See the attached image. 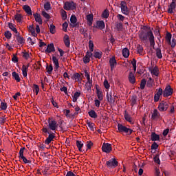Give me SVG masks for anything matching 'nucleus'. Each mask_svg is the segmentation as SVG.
Here are the masks:
<instances>
[{
  "label": "nucleus",
  "instance_id": "f704fd0d",
  "mask_svg": "<svg viewBox=\"0 0 176 176\" xmlns=\"http://www.w3.org/2000/svg\"><path fill=\"white\" fill-rule=\"evenodd\" d=\"M172 34L169 32L166 33L165 39L168 44H171Z\"/></svg>",
  "mask_w": 176,
  "mask_h": 176
},
{
  "label": "nucleus",
  "instance_id": "c756f323",
  "mask_svg": "<svg viewBox=\"0 0 176 176\" xmlns=\"http://www.w3.org/2000/svg\"><path fill=\"white\" fill-rule=\"evenodd\" d=\"M151 73L152 74V75L155 76L156 77H158L159 76V68L157 66L154 67L151 70Z\"/></svg>",
  "mask_w": 176,
  "mask_h": 176
},
{
  "label": "nucleus",
  "instance_id": "3c124183",
  "mask_svg": "<svg viewBox=\"0 0 176 176\" xmlns=\"http://www.w3.org/2000/svg\"><path fill=\"white\" fill-rule=\"evenodd\" d=\"M34 88H33V91L34 92H36V95H38L39 93V86L36 84H34L33 85Z\"/></svg>",
  "mask_w": 176,
  "mask_h": 176
},
{
  "label": "nucleus",
  "instance_id": "4c0bfd02",
  "mask_svg": "<svg viewBox=\"0 0 176 176\" xmlns=\"http://www.w3.org/2000/svg\"><path fill=\"white\" fill-rule=\"evenodd\" d=\"M9 28L12 30L14 33L16 34V35L19 34V32L17 31V28L14 26L12 23L10 22L8 23Z\"/></svg>",
  "mask_w": 176,
  "mask_h": 176
},
{
  "label": "nucleus",
  "instance_id": "f03ea898",
  "mask_svg": "<svg viewBox=\"0 0 176 176\" xmlns=\"http://www.w3.org/2000/svg\"><path fill=\"white\" fill-rule=\"evenodd\" d=\"M43 132L49 134V136L46 138V140H45V144H50L52 141H54V138H56L55 134L52 133L51 131H49L47 128H43Z\"/></svg>",
  "mask_w": 176,
  "mask_h": 176
},
{
  "label": "nucleus",
  "instance_id": "9b49d317",
  "mask_svg": "<svg viewBox=\"0 0 176 176\" xmlns=\"http://www.w3.org/2000/svg\"><path fill=\"white\" fill-rule=\"evenodd\" d=\"M102 151L105 153H110L112 151V146L109 143H104L102 146Z\"/></svg>",
  "mask_w": 176,
  "mask_h": 176
},
{
  "label": "nucleus",
  "instance_id": "bb28decb",
  "mask_svg": "<svg viewBox=\"0 0 176 176\" xmlns=\"http://www.w3.org/2000/svg\"><path fill=\"white\" fill-rule=\"evenodd\" d=\"M161 45L158 44V48L155 49L156 52V56L158 58H162V50H161Z\"/></svg>",
  "mask_w": 176,
  "mask_h": 176
},
{
  "label": "nucleus",
  "instance_id": "412c9836",
  "mask_svg": "<svg viewBox=\"0 0 176 176\" xmlns=\"http://www.w3.org/2000/svg\"><path fill=\"white\" fill-rule=\"evenodd\" d=\"M160 140V136L155 133V132H152L151 134V140L153 142L159 141Z\"/></svg>",
  "mask_w": 176,
  "mask_h": 176
},
{
  "label": "nucleus",
  "instance_id": "6e6552de",
  "mask_svg": "<svg viewBox=\"0 0 176 176\" xmlns=\"http://www.w3.org/2000/svg\"><path fill=\"white\" fill-rule=\"evenodd\" d=\"M168 102H165V100H162L160 103L158 104V110L160 111H166L168 109Z\"/></svg>",
  "mask_w": 176,
  "mask_h": 176
},
{
  "label": "nucleus",
  "instance_id": "20e7f679",
  "mask_svg": "<svg viewBox=\"0 0 176 176\" xmlns=\"http://www.w3.org/2000/svg\"><path fill=\"white\" fill-rule=\"evenodd\" d=\"M106 166L108 168H115L116 167L118 166V161L115 159L112 158L109 160L107 161Z\"/></svg>",
  "mask_w": 176,
  "mask_h": 176
},
{
  "label": "nucleus",
  "instance_id": "bf43d9fd",
  "mask_svg": "<svg viewBox=\"0 0 176 176\" xmlns=\"http://www.w3.org/2000/svg\"><path fill=\"white\" fill-rule=\"evenodd\" d=\"M61 15H62L63 20L65 21L67 18V12L65 10H63L62 12H61Z\"/></svg>",
  "mask_w": 176,
  "mask_h": 176
},
{
  "label": "nucleus",
  "instance_id": "338daca9",
  "mask_svg": "<svg viewBox=\"0 0 176 176\" xmlns=\"http://www.w3.org/2000/svg\"><path fill=\"white\" fill-rule=\"evenodd\" d=\"M159 147V145L156 143V142H153L152 144H151V150H157Z\"/></svg>",
  "mask_w": 176,
  "mask_h": 176
},
{
  "label": "nucleus",
  "instance_id": "79ce46f5",
  "mask_svg": "<svg viewBox=\"0 0 176 176\" xmlns=\"http://www.w3.org/2000/svg\"><path fill=\"white\" fill-rule=\"evenodd\" d=\"M143 50H144V48H143L142 45L138 44L137 46L138 54H139L140 55H142Z\"/></svg>",
  "mask_w": 176,
  "mask_h": 176
},
{
  "label": "nucleus",
  "instance_id": "dca6fc26",
  "mask_svg": "<svg viewBox=\"0 0 176 176\" xmlns=\"http://www.w3.org/2000/svg\"><path fill=\"white\" fill-rule=\"evenodd\" d=\"M23 9L28 16H32V10L30 6L24 5L23 6Z\"/></svg>",
  "mask_w": 176,
  "mask_h": 176
},
{
  "label": "nucleus",
  "instance_id": "cd10ccee",
  "mask_svg": "<svg viewBox=\"0 0 176 176\" xmlns=\"http://www.w3.org/2000/svg\"><path fill=\"white\" fill-rule=\"evenodd\" d=\"M150 46L153 47V49H155V36L154 34H151L150 35Z\"/></svg>",
  "mask_w": 176,
  "mask_h": 176
},
{
  "label": "nucleus",
  "instance_id": "69168bd1",
  "mask_svg": "<svg viewBox=\"0 0 176 176\" xmlns=\"http://www.w3.org/2000/svg\"><path fill=\"white\" fill-rule=\"evenodd\" d=\"M42 15L43 17H45L47 20H50V19L51 18L50 16V14L47 13L45 11L42 12Z\"/></svg>",
  "mask_w": 176,
  "mask_h": 176
},
{
  "label": "nucleus",
  "instance_id": "1a4fd4ad",
  "mask_svg": "<svg viewBox=\"0 0 176 176\" xmlns=\"http://www.w3.org/2000/svg\"><path fill=\"white\" fill-rule=\"evenodd\" d=\"M120 6H121V12L123 14L128 16L130 13V11L127 8L126 1H121Z\"/></svg>",
  "mask_w": 176,
  "mask_h": 176
},
{
  "label": "nucleus",
  "instance_id": "72a5a7b5",
  "mask_svg": "<svg viewBox=\"0 0 176 176\" xmlns=\"http://www.w3.org/2000/svg\"><path fill=\"white\" fill-rule=\"evenodd\" d=\"M13 79H14L16 82H20L21 78L19 77V73H16V72H14L12 73Z\"/></svg>",
  "mask_w": 176,
  "mask_h": 176
},
{
  "label": "nucleus",
  "instance_id": "473e14b6",
  "mask_svg": "<svg viewBox=\"0 0 176 176\" xmlns=\"http://www.w3.org/2000/svg\"><path fill=\"white\" fill-rule=\"evenodd\" d=\"M52 61H53V63L55 65V69H58L59 68V62H58V58L56 56H52Z\"/></svg>",
  "mask_w": 176,
  "mask_h": 176
},
{
  "label": "nucleus",
  "instance_id": "f257e3e1",
  "mask_svg": "<svg viewBox=\"0 0 176 176\" xmlns=\"http://www.w3.org/2000/svg\"><path fill=\"white\" fill-rule=\"evenodd\" d=\"M118 131L121 134L126 133L128 135H131L133 132L131 129L127 128L126 126L122 125V124L120 123L118 124Z\"/></svg>",
  "mask_w": 176,
  "mask_h": 176
},
{
  "label": "nucleus",
  "instance_id": "39448f33",
  "mask_svg": "<svg viewBox=\"0 0 176 176\" xmlns=\"http://www.w3.org/2000/svg\"><path fill=\"white\" fill-rule=\"evenodd\" d=\"M58 126H59V124L55 120H54V119L51 120V118H49L48 127L50 128V130L54 131L57 129Z\"/></svg>",
  "mask_w": 176,
  "mask_h": 176
},
{
  "label": "nucleus",
  "instance_id": "052dcab7",
  "mask_svg": "<svg viewBox=\"0 0 176 176\" xmlns=\"http://www.w3.org/2000/svg\"><path fill=\"white\" fill-rule=\"evenodd\" d=\"M107 101L109 102L112 103V102H114V101H115L114 100L112 99V92H111L110 95H109V94L107 95Z\"/></svg>",
  "mask_w": 176,
  "mask_h": 176
},
{
  "label": "nucleus",
  "instance_id": "ddd939ff",
  "mask_svg": "<svg viewBox=\"0 0 176 176\" xmlns=\"http://www.w3.org/2000/svg\"><path fill=\"white\" fill-rule=\"evenodd\" d=\"M176 8V0H172V3L168 6V13L173 14L174 10Z\"/></svg>",
  "mask_w": 176,
  "mask_h": 176
},
{
  "label": "nucleus",
  "instance_id": "de8ad7c7",
  "mask_svg": "<svg viewBox=\"0 0 176 176\" xmlns=\"http://www.w3.org/2000/svg\"><path fill=\"white\" fill-rule=\"evenodd\" d=\"M109 16V10L107 9L104 10L103 11V12L102 13V17L107 19Z\"/></svg>",
  "mask_w": 176,
  "mask_h": 176
},
{
  "label": "nucleus",
  "instance_id": "4d7b16f0",
  "mask_svg": "<svg viewBox=\"0 0 176 176\" xmlns=\"http://www.w3.org/2000/svg\"><path fill=\"white\" fill-rule=\"evenodd\" d=\"M89 47L90 52H94V44L93 41H89Z\"/></svg>",
  "mask_w": 176,
  "mask_h": 176
},
{
  "label": "nucleus",
  "instance_id": "4468645a",
  "mask_svg": "<svg viewBox=\"0 0 176 176\" xmlns=\"http://www.w3.org/2000/svg\"><path fill=\"white\" fill-rule=\"evenodd\" d=\"M109 65L111 67V71L113 72V69H115V67H116L118 65L117 60L115 57H112L109 59Z\"/></svg>",
  "mask_w": 176,
  "mask_h": 176
},
{
  "label": "nucleus",
  "instance_id": "37998d69",
  "mask_svg": "<svg viewBox=\"0 0 176 176\" xmlns=\"http://www.w3.org/2000/svg\"><path fill=\"white\" fill-rule=\"evenodd\" d=\"M73 77H74V79L75 80H77L78 82H81V75L79 74V73H75L74 75H73Z\"/></svg>",
  "mask_w": 176,
  "mask_h": 176
},
{
  "label": "nucleus",
  "instance_id": "a19ab883",
  "mask_svg": "<svg viewBox=\"0 0 176 176\" xmlns=\"http://www.w3.org/2000/svg\"><path fill=\"white\" fill-rule=\"evenodd\" d=\"M80 32L81 33L82 35L84 36V37L87 38L88 37V33H87V30L85 28H80Z\"/></svg>",
  "mask_w": 176,
  "mask_h": 176
},
{
  "label": "nucleus",
  "instance_id": "7ed1b4c3",
  "mask_svg": "<svg viewBox=\"0 0 176 176\" xmlns=\"http://www.w3.org/2000/svg\"><path fill=\"white\" fill-rule=\"evenodd\" d=\"M151 34L153 35V32L151 30H149L147 32L142 31L139 34V37L142 41L146 42L148 40V38L150 39Z\"/></svg>",
  "mask_w": 176,
  "mask_h": 176
},
{
  "label": "nucleus",
  "instance_id": "a18cd8bd",
  "mask_svg": "<svg viewBox=\"0 0 176 176\" xmlns=\"http://www.w3.org/2000/svg\"><path fill=\"white\" fill-rule=\"evenodd\" d=\"M94 56L96 58H101L102 56V52H94Z\"/></svg>",
  "mask_w": 176,
  "mask_h": 176
},
{
  "label": "nucleus",
  "instance_id": "9d476101",
  "mask_svg": "<svg viewBox=\"0 0 176 176\" xmlns=\"http://www.w3.org/2000/svg\"><path fill=\"white\" fill-rule=\"evenodd\" d=\"M63 8L66 10H74L76 9V5L75 3L72 1V2H69L67 1L65 3V5L63 6Z\"/></svg>",
  "mask_w": 176,
  "mask_h": 176
},
{
  "label": "nucleus",
  "instance_id": "5fc2aeb1",
  "mask_svg": "<svg viewBox=\"0 0 176 176\" xmlns=\"http://www.w3.org/2000/svg\"><path fill=\"white\" fill-rule=\"evenodd\" d=\"M4 36L7 39H10L12 37V34L10 30H6V32L4 33Z\"/></svg>",
  "mask_w": 176,
  "mask_h": 176
},
{
  "label": "nucleus",
  "instance_id": "0e129e2a",
  "mask_svg": "<svg viewBox=\"0 0 176 176\" xmlns=\"http://www.w3.org/2000/svg\"><path fill=\"white\" fill-rule=\"evenodd\" d=\"M116 17H117L118 21H120L122 22H123L124 21V19H125V16L121 15V14H118Z\"/></svg>",
  "mask_w": 176,
  "mask_h": 176
},
{
  "label": "nucleus",
  "instance_id": "774afa93",
  "mask_svg": "<svg viewBox=\"0 0 176 176\" xmlns=\"http://www.w3.org/2000/svg\"><path fill=\"white\" fill-rule=\"evenodd\" d=\"M65 176H80V175H76L74 172L72 170L67 171Z\"/></svg>",
  "mask_w": 176,
  "mask_h": 176
},
{
  "label": "nucleus",
  "instance_id": "f3484780",
  "mask_svg": "<svg viewBox=\"0 0 176 176\" xmlns=\"http://www.w3.org/2000/svg\"><path fill=\"white\" fill-rule=\"evenodd\" d=\"M33 16H34L36 23H38L40 25L43 24V20L39 13H34Z\"/></svg>",
  "mask_w": 176,
  "mask_h": 176
},
{
  "label": "nucleus",
  "instance_id": "0eeeda50",
  "mask_svg": "<svg viewBox=\"0 0 176 176\" xmlns=\"http://www.w3.org/2000/svg\"><path fill=\"white\" fill-rule=\"evenodd\" d=\"M162 96H164V90L161 87H160L156 89V92L154 96V102H159Z\"/></svg>",
  "mask_w": 176,
  "mask_h": 176
},
{
  "label": "nucleus",
  "instance_id": "8fccbe9b",
  "mask_svg": "<svg viewBox=\"0 0 176 176\" xmlns=\"http://www.w3.org/2000/svg\"><path fill=\"white\" fill-rule=\"evenodd\" d=\"M146 85V79H142L141 80V83H140V89H144Z\"/></svg>",
  "mask_w": 176,
  "mask_h": 176
},
{
  "label": "nucleus",
  "instance_id": "2eb2a0df",
  "mask_svg": "<svg viewBox=\"0 0 176 176\" xmlns=\"http://www.w3.org/2000/svg\"><path fill=\"white\" fill-rule=\"evenodd\" d=\"M55 52V47H54V43H50L47 45V49L45 50V53H52Z\"/></svg>",
  "mask_w": 176,
  "mask_h": 176
},
{
  "label": "nucleus",
  "instance_id": "c85d7f7f",
  "mask_svg": "<svg viewBox=\"0 0 176 176\" xmlns=\"http://www.w3.org/2000/svg\"><path fill=\"white\" fill-rule=\"evenodd\" d=\"M122 54L123 57L128 58L130 56V51L128 48L125 47L122 50Z\"/></svg>",
  "mask_w": 176,
  "mask_h": 176
},
{
  "label": "nucleus",
  "instance_id": "58836bf2",
  "mask_svg": "<svg viewBox=\"0 0 176 176\" xmlns=\"http://www.w3.org/2000/svg\"><path fill=\"white\" fill-rule=\"evenodd\" d=\"M80 95H81L80 92L76 91L73 96L72 101L74 102H76L77 101V100L79 98V97L80 96Z\"/></svg>",
  "mask_w": 176,
  "mask_h": 176
},
{
  "label": "nucleus",
  "instance_id": "c9c22d12",
  "mask_svg": "<svg viewBox=\"0 0 176 176\" xmlns=\"http://www.w3.org/2000/svg\"><path fill=\"white\" fill-rule=\"evenodd\" d=\"M155 84V80L152 79V77H150L147 81L146 86L149 88L153 87V85Z\"/></svg>",
  "mask_w": 176,
  "mask_h": 176
},
{
  "label": "nucleus",
  "instance_id": "09e8293b",
  "mask_svg": "<svg viewBox=\"0 0 176 176\" xmlns=\"http://www.w3.org/2000/svg\"><path fill=\"white\" fill-rule=\"evenodd\" d=\"M154 162L155 164L160 165L161 164V161L160 159V155H156L155 157L153 158Z\"/></svg>",
  "mask_w": 176,
  "mask_h": 176
},
{
  "label": "nucleus",
  "instance_id": "e433bc0d",
  "mask_svg": "<svg viewBox=\"0 0 176 176\" xmlns=\"http://www.w3.org/2000/svg\"><path fill=\"white\" fill-rule=\"evenodd\" d=\"M86 124H87V126L89 127V129L91 131H94L95 123L91 122L90 121L87 120Z\"/></svg>",
  "mask_w": 176,
  "mask_h": 176
},
{
  "label": "nucleus",
  "instance_id": "423d86ee",
  "mask_svg": "<svg viewBox=\"0 0 176 176\" xmlns=\"http://www.w3.org/2000/svg\"><path fill=\"white\" fill-rule=\"evenodd\" d=\"M174 93V89L170 87V85H167L164 89V97L167 98L169 96H171Z\"/></svg>",
  "mask_w": 176,
  "mask_h": 176
},
{
  "label": "nucleus",
  "instance_id": "2f4dec72",
  "mask_svg": "<svg viewBox=\"0 0 176 176\" xmlns=\"http://www.w3.org/2000/svg\"><path fill=\"white\" fill-rule=\"evenodd\" d=\"M76 144L78 148V151L80 152H83L82 148H83V143L81 142V140H76Z\"/></svg>",
  "mask_w": 176,
  "mask_h": 176
},
{
  "label": "nucleus",
  "instance_id": "393cba45",
  "mask_svg": "<svg viewBox=\"0 0 176 176\" xmlns=\"http://www.w3.org/2000/svg\"><path fill=\"white\" fill-rule=\"evenodd\" d=\"M124 117L126 122H129L131 124H133V121H132V117L126 111L124 112Z\"/></svg>",
  "mask_w": 176,
  "mask_h": 176
},
{
  "label": "nucleus",
  "instance_id": "13d9d810",
  "mask_svg": "<svg viewBox=\"0 0 176 176\" xmlns=\"http://www.w3.org/2000/svg\"><path fill=\"white\" fill-rule=\"evenodd\" d=\"M51 4L50 2H46L45 4H44V9L47 11L51 10Z\"/></svg>",
  "mask_w": 176,
  "mask_h": 176
},
{
  "label": "nucleus",
  "instance_id": "680f3d73",
  "mask_svg": "<svg viewBox=\"0 0 176 176\" xmlns=\"http://www.w3.org/2000/svg\"><path fill=\"white\" fill-rule=\"evenodd\" d=\"M131 105L133 107L134 104L137 103V97L136 96H132L131 100Z\"/></svg>",
  "mask_w": 176,
  "mask_h": 176
},
{
  "label": "nucleus",
  "instance_id": "49530a36",
  "mask_svg": "<svg viewBox=\"0 0 176 176\" xmlns=\"http://www.w3.org/2000/svg\"><path fill=\"white\" fill-rule=\"evenodd\" d=\"M26 150L25 147H21L19 151V159L23 158L24 155V151Z\"/></svg>",
  "mask_w": 176,
  "mask_h": 176
},
{
  "label": "nucleus",
  "instance_id": "aec40b11",
  "mask_svg": "<svg viewBox=\"0 0 176 176\" xmlns=\"http://www.w3.org/2000/svg\"><path fill=\"white\" fill-rule=\"evenodd\" d=\"M16 39L18 41V43L23 45L25 43L24 37L21 36L19 33L15 35Z\"/></svg>",
  "mask_w": 176,
  "mask_h": 176
},
{
  "label": "nucleus",
  "instance_id": "603ef678",
  "mask_svg": "<svg viewBox=\"0 0 176 176\" xmlns=\"http://www.w3.org/2000/svg\"><path fill=\"white\" fill-rule=\"evenodd\" d=\"M21 160H23V162L25 164H31L32 163V160L30 159H27L25 156L21 157Z\"/></svg>",
  "mask_w": 176,
  "mask_h": 176
},
{
  "label": "nucleus",
  "instance_id": "f8f14e48",
  "mask_svg": "<svg viewBox=\"0 0 176 176\" xmlns=\"http://www.w3.org/2000/svg\"><path fill=\"white\" fill-rule=\"evenodd\" d=\"M161 119H162V116L160 113L157 110V109H155L153 112L151 114V120H158Z\"/></svg>",
  "mask_w": 176,
  "mask_h": 176
},
{
  "label": "nucleus",
  "instance_id": "b1692460",
  "mask_svg": "<svg viewBox=\"0 0 176 176\" xmlns=\"http://www.w3.org/2000/svg\"><path fill=\"white\" fill-rule=\"evenodd\" d=\"M129 83H131V85H134L135 83L136 80H135V75L133 72L129 73Z\"/></svg>",
  "mask_w": 176,
  "mask_h": 176
},
{
  "label": "nucleus",
  "instance_id": "5701e85b",
  "mask_svg": "<svg viewBox=\"0 0 176 176\" xmlns=\"http://www.w3.org/2000/svg\"><path fill=\"white\" fill-rule=\"evenodd\" d=\"M63 42L65 43V47H70V39L67 34H65V36L63 37Z\"/></svg>",
  "mask_w": 176,
  "mask_h": 176
},
{
  "label": "nucleus",
  "instance_id": "a211bd4d",
  "mask_svg": "<svg viewBox=\"0 0 176 176\" xmlns=\"http://www.w3.org/2000/svg\"><path fill=\"white\" fill-rule=\"evenodd\" d=\"M28 30L29 32H31V34L32 36H34V37L37 36V34L35 32V28L34 27V25L28 26Z\"/></svg>",
  "mask_w": 176,
  "mask_h": 176
},
{
  "label": "nucleus",
  "instance_id": "6e6d98bb",
  "mask_svg": "<svg viewBox=\"0 0 176 176\" xmlns=\"http://www.w3.org/2000/svg\"><path fill=\"white\" fill-rule=\"evenodd\" d=\"M56 32V26L53 24L50 25V32L54 34Z\"/></svg>",
  "mask_w": 176,
  "mask_h": 176
},
{
  "label": "nucleus",
  "instance_id": "864d4df0",
  "mask_svg": "<svg viewBox=\"0 0 176 176\" xmlns=\"http://www.w3.org/2000/svg\"><path fill=\"white\" fill-rule=\"evenodd\" d=\"M47 72L50 75V74L52 73L54 70V67L52 65H50V67L47 66L46 67Z\"/></svg>",
  "mask_w": 176,
  "mask_h": 176
},
{
  "label": "nucleus",
  "instance_id": "ea45409f",
  "mask_svg": "<svg viewBox=\"0 0 176 176\" xmlns=\"http://www.w3.org/2000/svg\"><path fill=\"white\" fill-rule=\"evenodd\" d=\"M88 114L91 118L94 119H96L98 117L96 112L94 110H91L89 112H88Z\"/></svg>",
  "mask_w": 176,
  "mask_h": 176
},
{
  "label": "nucleus",
  "instance_id": "c03bdc74",
  "mask_svg": "<svg viewBox=\"0 0 176 176\" xmlns=\"http://www.w3.org/2000/svg\"><path fill=\"white\" fill-rule=\"evenodd\" d=\"M1 110L5 111L8 109V104L6 102H1L0 103Z\"/></svg>",
  "mask_w": 176,
  "mask_h": 176
},
{
  "label": "nucleus",
  "instance_id": "4be33fe9",
  "mask_svg": "<svg viewBox=\"0 0 176 176\" xmlns=\"http://www.w3.org/2000/svg\"><path fill=\"white\" fill-rule=\"evenodd\" d=\"M96 28H99L101 30H103L105 28V24L104 21H98L96 22Z\"/></svg>",
  "mask_w": 176,
  "mask_h": 176
},
{
  "label": "nucleus",
  "instance_id": "7c9ffc66",
  "mask_svg": "<svg viewBox=\"0 0 176 176\" xmlns=\"http://www.w3.org/2000/svg\"><path fill=\"white\" fill-rule=\"evenodd\" d=\"M14 19L17 23H22L23 16L21 14L16 13L14 16Z\"/></svg>",
  "mask_w": 176,
  "mask_h": 176
},
{
  "label": "nucleus",
  "instance_id": "e2e57ef3",
  "mask_svg": "<svg viewBox=\"0 0 176 176\" xmlns=\"http://www.w3.org/2000/svg\"><path fill=\"white\" fill-rule=\"evenodd\" d=\"M72 24H75L77 22V18L75 15H72L70 19Z\"/></svg>",
  "mask_w": 176,
  "mask_h": 176
},
{
  "label": "nucleus",
  "instance_id": "6ab92c4d",
  "mask_svg": "<svg viewBox=\"0 0 176 176\" xmlns=\"http://www.w3.org/2000/svg\"><path fill=\"white\" fill-rule=\"evenodd\" d=\"M29 67H30V64H28V65H23L22 66L21 70H22V75H23V77H27L28 76L27 72H28V70Z\"/></svg>",
  "mask_w": 176,
  "mask_h": 176
},
{
  "label": "nucleus",
  "instance_id": "a878e982",
  "mask_svg": "<svg viewBox=\"0 0 176 176\" xmlns=\"http://www.w3.org/2000/svg\"><path fill=\"white\" fill-rule=\"evenodd\" d=\"M87 21V24L91 26L93 24V20H94V15L93 14H89L86 16Z\"/></svg>",
  "mask_w": 176,
  "mask_h": 176
}]
</instances>
